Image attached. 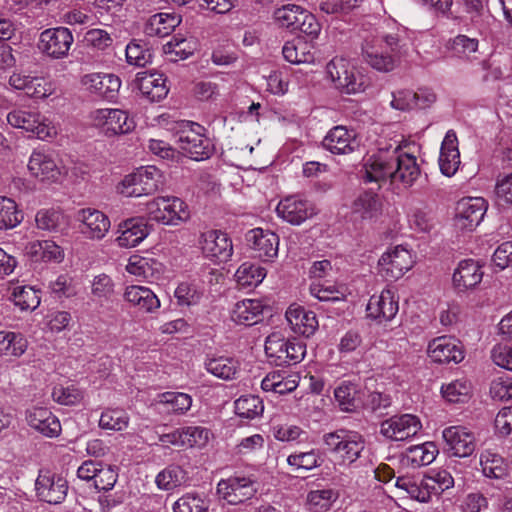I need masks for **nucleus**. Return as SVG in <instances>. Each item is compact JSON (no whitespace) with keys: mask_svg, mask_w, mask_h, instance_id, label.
<instances>
[{"mask_svg":"<svg viewBox=\"0 0 512 512\" xmlns=\"http://www.w3.org/2000/svg\"><path fill=\"white\" fill-rule=\"evenodd\" d=\"M169 129L174 132L175 142L186 156L200 161L212 155L213 145L210 139L202 134L201 125L191 121H179Z\"/></svg>","mask_w":512,"mask_h":512,"instance_id":"1","label":"nucleus"},{"mask_svg":"<svg viewBox=\"0 0 512 512\" xmlns=\"http://www.w3.org/2000/svg\"><path fill=\"white\" fill-rule=\"evenodd\" d=\"M265 353L271 364L290 366L304 359L306 345L295 338H286L280 332H273L266 338Z\"/></svg>","mask_w":512,"mask_h":512,"instance_id":"2","label":"nucleus"},{"mask_svg":"<svg viewBox=\"0 0 512 512\" xmlns=\"http://www.w3.org/2000/svg\"><path fill=\"white\" fill-rule=\"evenodd\" d=\"M163 174L155 166L141 167L124 177L118 190L125 197H141L154 194L163 186Z\"/></svg>","mask_w":512,"mask_h":512,"instance_id":"3","label":"nucleus"},{"mask_svg":"<svg viewBox=\"0 0 512 512\" xmlns=\"http://www.w3.org/2000/svg\"><path fill=\"white\" fill-rule=\"evenodd\" d=\"M149 218L165 225H178L189 219L187 204L180 198L157 197L146 205Z\"/></svg>","mask_w":512,"mask_h":512,"instance_id":"4","label":"nucleus"},{"mask_svg":"<svg viewBox=\"0 0 512 512\" xmlns=\"http://www.w3.org/2000/svg\"><path fill=\"white\" fill-rule=\"evenodd\" d=\"M326 73L342 93L356 94L365 90L364 76L344 58H333L326 65Z\"/></svg>","mask_w":512,"mask_h":512,"instance_id":"5","label":"nucleus"},{"mask_svg":"<svg viewBox=\"0 0 512 512\" xmlns=\"http://www.w3.org/2000/svg\"><path fill=\"white\" fill-rule=\"evenodd\" d=\"M323 441L330 452L338 454L342 461L348 464L354 463L365 448L364 439L360 434L346 430L327 433L323 436Z\"/></svg>","mask_w":512,"mask_h":512,"instance_id":"6","label":"nucleus"},{"mask_svg":"<svg viewBox=\"0 0 512 512\" xmlns=\"http://www.w3.org/2000/svg\"><path fill=\"white\" fill-rule=\"evenodd\" d=\"M7 121L11 126L30 132L41 140L52 138L57 134L51 122L38 112L14 110L8 113Z\"/></svg>","mask_w":512,"mask_h":512,"instance_id":"7","label":"nucleus"},{"mask_svg":"<svg viewBox=\"0 0 512 512\" xmlns=\"http://www.w3.org/2000/svg\"><path fill=\"white\" fill-rule=\"evenodd\" d=\"M258 488L255 480L245 476H231L217 484V494L230 505H238L255 496Z\"/></svg>","mask_w":512,"mask_h":512,"instance_id":"8","label":"nucleus"},{"mask_svg":"<svg viewBox=\"0 0 512 512\" xmlns=\"http://www.w3.org/2000/svg\"><path fill=\"white\" fill-rule=\"evenodd\" d=\"M36 496L39 500L48 504H60L67 495L68 483L66 479L51 473L50 471H40L35 481Z\"/></svg>","mask_w":512,"mask_h":512,"instance_id":"9","label":"nucleus"},{"mask_svg":"<svg viewBox=\"0 0 512 512\" xmlns=\"http://www.w3.org/2000/svg\"><path fill=\"white\" fill-rule=\"evenodd\" d=\"M73 41V35L68 28L57 27L44 30L38 46L47 56L60 59L68 55Z\"/></svg>","mask_w":512,"mask_h":512,"instance_id":"10","label":"nucleus"},{"mask_svg":"<svg viewBox=\"0 0 512 512\" xmlns=\"http://www.w3.org/2000/svg\"><path fill=\"white\" fill-rule=\"evenodd\" d=\"M413 265L410 252L400 246L384 253L378 261L379 274L387 281L401 278Z\"/></svg>","mask_w":512,"mask_h":512,"instance_id":"11","label":"nucleus"},{"mask_svg":"<svg viewBox=\"0 0 512 512\" xmlns=\"http://www.w3.org/2000/svg\"><path fill=\"white\" fill-rule=\"evenodd\" d=\"M445 451L449 456L466 458L473 454L476 447L474 435L462 426H451L443 430Z\"/></svg>","mask_w":512,"mask_h":512,"instance_id":"12","label":"nucleus"},{"mask_svg":"<svg viewBox=\"0 0 512 512\" xmlns=\"http://www.w3.org/2000/svg\"><path fill=\"white\" fill-rule=\"evenodd\" d=\"M421 429L419 419L411 414L393 416L380 425V433L387 439L404 441L415 436Z\"/></svg>","mask_w":512,"mask_h":512,"instance_id":"13","label":"nucleus"},{"mask_svg":"<svg viewBox=\"0 0 512 512\" xmlns=\"http://www.w3.org/2000/svg\"><path fill=\"white\" fill-rule=\"evenodd\" d=\"M428 355L431 360L439 364H457L464 359L463 346L457 339L450 336H441L433 339L428 345Z\"/></svg>","mask_w":512,"mask_h":512,"instance_id":"14","label":"nucleus"},{"mask_svg":"<svg viewBox=\"0 0 512 512\" xmlns=\"http://www.w3.org/2000/svg\"><path fill=\"white\" fill-rule=\"evenodd\" d=\"M246 240L255 257L264 262L272 261L278 255L279 237L270 230L251 229L246 233Z\"/></svg>","mask_w":512,"mask_h":512,"instance_id":"15","label":"nucleus"},{"mask_svg":"<svg viewBox=\"0 0 512 512\" xmlns=\"http://www.w3.org/2000/svg\"><path fill=\"white\" fill-rule=\"evenodd\" d=\"M92 118L94 125L101 127L109 136L128 133L134 124L120 109H99L93 112Z\"/></svg>","mask_w":512,"mask_h":512,"instance_id":"16","label":"nucleus"},{"mask_svg":"<svg viewBox=\"0 0 512 512\" xmlns=\"http://www.w3.org/2000/svg\"><path fill=\"white\" fill-rule=\"evenodd\" d=\"M322 146L335 155H347L359 148L356 132L345 126H335L329 130L322 141Z\"/></svg>","mask_w":512,"mask_h":512,"instance_id":"17","label":"nucleus"},{"mask_svg":"<svg viewBox=\"0 0 512 512\" xmlns=\"http://www.w3.org/2000/svg\"><path fill=\"white\" fill-rule=\"evenodd\" d=\"M201 248L206 257L219 262H226L233 253L232 242L226 233L208 230L201 234Z\"/></svg>","mask_w":512,"mask_h":512,"instance_id":"18","label":"nucleus"},{"mask_svg":"<svg viewBox=\"0 0 512 512\" xmlns=\"http://www.w3.org/2000/svg\"><path fill=\"white\" fill-rule=\"evenodd\" d=\"M278 215L293 225H299L315 214L313 205L298 196H288L277 205Z\"/></svg>","mask_w":512,"mask_h":512,"instance_id":"19","label":"nucleus"},{"mask_svg":"<svg viewBox=\"0 0 512 512\" xmlns=\"http://www.w3.org/2000/svg\"><path fill=\"white\" fill-rule=\"evenodd\" d=\"M365 182H386L388 179L393 183L394 154L379 152L371 156L364 165Z\"/></svg>","mask_w":512,"mask_h":512,"instance_id":"20","label":"nucleus"},{"mask_svg":"<svg viewBox=\"0 0 512 512\" xmlns=\"http://www.w3.org/2000/svg\"><path fill=\"white\" fill-rule=\"evenodd\" d=\"M456 210V226L460 229L473 230L484 217V200L464 198L458 202Z\"/></svg>","mask_w":512,"mask_h":512,"instance_id":"21","label":"nucleus"},{"mask_svg":"<svg viewBox=\"0 0 512 512\" xmlns=\"http://www.w3.org/2000/svg\"><path fill=\"white\" fill-rule=\"evenodd\" d=\"M76 219L82 223L81 232L91 239H102L110 228L108 217L96 209H80Z\"/></svg>","mask_w":512,"mask_h":512,"instance_id":"22","label":"nucleus"},{"mask_svg":"<svg viewBox=\"0 0 512 512\" xmlns=\"http://www.w3.org/2000/svg\"><path fill=\"white\" fill-rule=\"evenodd\" d=\"M83 85L98 96L112 101L118 96L121 80L114 74L92 73L82 78Z\"/></svg>","mask_w":512,"mask_h":512,"instance_id":"23","label":"nucleus"},{"mask_svg":"<svg viewBox=\"0 0 512 512\" xmlns=\"http://www.w3.org/2000/svg\"><path fill=\"white\" fill-rule=\"evenodd\" d=\"M393 154V182H400L406 187L412 186L421 173L416 157L402 152L399 147L393 150Z\"/></svg>","mask_w":512,"mask_h":512,"instance_id":"24","label":"nucleus"},{"mask_svg":"<svg viewBox=\"0 0 512 512\" xmlns=\"http://www.w3.org/2000/svg\"><path fill=\"white\" fill-rule=\"evenodd\" d=\"M398 299L394 293L389 290H383L380 295H373L367 304V316L378 321H389L395 317L398 312Z\"/></svg>","mask_w":512,"mask_h":512,"instance_id":"25","label":"nucleus"},{"mask_svg":"<svg viewBox=\"0 0 512 512\" xmlns=\"http://www.w3.org/2000/svg\"><path fill=\"white\" fill-rule=\"evenodd\" d=\"M135 84L144 97L151 102H159L168 94L166 78L158 72H139Z\"/></svg>","mask_w":512,"mask_h":512,"instance_id":"26","label":"nucleus"},{"mask_svg":"<svg viewBox=\"0 0 512 512\" xmlns=\"http://www.w3.org/2000/svg\"><path fill=\"white\" fill-rule=\"evenodd\" d=\"M28 425L46 437H57L61 432V424L52 412L44 407H33L26 412Z\"/></svg>","mask_w":512,"mask_h":512,"instance_id":"27","label":"nucleus"},{"mask_svg":"<svg viewBox=\"0 0 512 512\" xmlns=\"http://www.w3.org/2000/svg\"><path fill=\"white\" fill-rule=\"evenodd\" d=\"M120 235L116 241L120 247L137 246L149 234V228L144 218H130L119 225Z\"/></svg>","mask_w":512,"mask_h":512,"instance_id":"28","label":"nucleus"},{"mask_svg":"<svg viewBox=\"0 0 512 512\" xmlns=\"http://www.w3.org/2000/svg\"><path fill=\"white\" fill-rule=\"evenodd\" d=\"M31 175L40 181H56L60 176V169L52 155L34 151L28 162Z\"/></svg>","mask_w":512,"mask_h":512,"instance_id":"29","label":"nucleus"},{"mask_svg":"<svg viewBox=\"0 0 512 512\" xmlns=\"http://www.w3.org/2000/svg\"><path fill=\"white\" fill-rule=\"evenodd\" d=\"M460 165V153L456 133L449 130L441 145L439 166L442 174L447 177L453 176Z\"/></svg>","mask_w":512,"mask_h":512,"instance_id":"30","label":"nucleus"},{"mask_svg":"<svg viewBox=\"0 0 512 512\" xmlns=\"http://www.w3.org/2000/svg\"><path fill=\"white\" fill-rule=\"evenodd\" d=\"M265 308L259 299H244L235 304L231 318L237 324L252 326L262 320Z\"/></svg>","mask_w":512,"mask_h":512,"instance_id":"31","label":"nucleus"},{"mask_svg":"<svg viewBox=\"0 0 512 512\" xmlns=\"http://www.w3.org/2000/svg\"><path fill=\"white\" fill-rule=\"evenodd\" d=\"M286 319L295 333L307 338L312 336L318 328L316 314L306 311L303 307H290L286 312Z\"/></svg>","mask_w":512,"mask_h":512,"instance_id":"32","label":"nucleus"},{"mask_svg":"<svg viewBox=\"0 0 512 512\" xmlns=\"http://www.w3.org/2000/svg\"><path fill=\"white\" fill-rule=\"evenodd\" d=\"M124 299L144 313H152L160 307V301L155 293L144 286H128L124 293Z\"/></svg>","mask_w":512,"mask_h":512,"instance_id":"33","label":"nucleus"},{"mask_svg":"<svg viewBox=\"0 0 512 512\" xmlns=\"http://www.w3.org/2000/svg\"><path fill=\"white\" fill-rule=\"evenodd\" d=\"M483 277L481 266L472 259L459 263L453 274V282L458 289H470L478 285Z\"/></svg>","mask_w":512,"mask_h":512,"instance_id":"34","label":"nucleus"},{"mask_svg":"<svg viewBox=\"0 0 512 512\" xmlns=\"http://www.w3.org/2000/svg\"><path fill=\"white\" fill-rule=\"evenodd\" d=\"M367 64L380 72H390L399 64V56L391 54L382 47L368 46L363 50Z\"/></svg>","mask_w":512,"mask_h":512,"instance_id":"35","label":"nucleus"},{"mask_svg":"<svg viewBox=\"0 0 512 512\" xmlns=\"http://www.w3.org/2000/svg\"><path fill=\"white\" fill-rule=\"evenodd\" d=\"M35 221L38 229L51 233H63L69 227L68 218L63 212L54 208L39 210Z\"/></svg>","mask_w":512,"mask_h":512,"instance_id":"36","label":"nucleus"},{"mask_svg":"<svg viewBox=\"0 0 512 512\" xmlns=\"http://www.w3.org/2000/svg\"><path fill=\"white\" fill-rule=\"evenodd\" d=\"M181 22V17L176 14L158 13L152 15L145 25L144 32L147 36L165 37L169 35Z\"/></svg>","mask_w":512,"mask_h":512,"instance_id":"37","label":"nucleus"},{"mask_svg":"<svg viewBox=\"0 0 512 512\" xmlns=\"http://www.w3.org/2000/svg\"><path fill=\"white\" fill-rule=\"evenodd\" d=\"M395 486L406 493L411 499L419 502H428L433 495L430 492L431 486H429L425 476L420 480L405 476L398 477Z\"/></svg>","mask_w":512,"mask_h":512,"instance_id":"38","label":"nucleus"},{"mask_svg":"<svg viewBox=\"0 0 512 512\" xmlns=\"http://www.w3.org/2000/svg\"><path fill=\"white\" fill-rule=\"evenodd\" d=\"M436 446L431 442L409 447L403 456V462L413 468L429 465L435 460Z\"/></svg>","mask_w":512,"mask_h":512,"instance_id":"39","label":"nucleus"},{"mask_svg":"<svg viewBox=\"0 0 512 512\" xmlns=\"http://www.w3.org/2000/svg\"><path fill=\"white\" fill-rule=\"evenodd\" d=\"M381 212V201L377 194L364 192L352 204V213L361 219H371Z\"/></svg>","mask_w":512,"mask_h":512,"instance_id":"40","label":"nucleus"},{"mask_svg":"<svg viewBox=\"0 0 512 512\" xmlns=\"http://www.w3.org/2000/svg\"><path fill=\"white\" fill-rule=\"evenodd\" d=\"M307 11L295 4L284 5L274 11V20L282 28L291 32H297L300 20L303 19Z\"/></svg>","mask_w":512,"mask_h":512,"instance_id":"41","label":"nucleus"},{"mask_svg":"<svg viewBox=\"0 0 512 512\" xmlns=\"http://www.w3.org/2000/svg\"><path fill=\"white\" fill-rule=\"evenodd\" d=\"M282 54L285 60L292 64L314 62L310 44L302 40L286 42L282 48Z\"/></svg>","mask_w":512,"mask_h":512,"instance_id":"42","label":"nucleus"},{"mask_svg":"<svg viewBox=\"0 0 512 512\" xmlns=\"http://www.w3.org/2000/svg\"><path fill=\"white\" fill-rule=\"evenodd\" d=\"M187 472L179 465H169L156 477V483L160 489L172 490L184 485L188 481Z\"/></svg>","mask_w":512,"mask_h":512,"instance_id":"43","label":"nucleus"},{"mask_svg":"<svg viewBox=\"0 0 512 512\" xmlns=\"http://www.w3.org/2000/svg\"><path fill=\"white\" fill-rule=\"evenodd\" d=\"M263 401L256 395H243L235 401V413L242 419L253 420L262 415Z\"/></svg>","mask_w":512,"mask_h":512,"instance_id":"44","label":"nucleus"},{"mask_svg":"<svg viewBox=\"0 0 512 512\" xmlns=\"http://www.w3.org/2000/svg\"><path fill=\"white\" fill-rule=\"evenodd\" d=\"M266 276V270L256 264L245 262L236 271L235 278L239 286L243 288L255 287Z\"/></svg>","mask_w":512,"mask_h":512,"instance_id":"45","label":"nucleus"},{"mask_svg":"<svg viewBox=\"0 0 512 512\" xmlns=\"http://www.w3.org/2000/svg\"><path fill=\"white\" fill-rule=\"evenodd\" d=\"M27 349V340L18 333L0 331V355L21 356Z\"/></svg>","mask_w":512,"mask_h":512,"instance_id":"46","label":"nucleus"},{"mask_svg":"<svg viewBox=\"0 0 512 512\" xmlns=\"http://www.w3.org/2000/svg\"><path fill=\"white\" fill-rule=\"evenodd\" d=\"M205 367L214 376L223 380H231L235 378L239 365L235 359L221 356L207 360Z\"/></svg>","mask_w":512,"mask_h":512,"instance_id":"47","label":"nucleus"},{"mask_svg":"<svg viewBox=\"0 0 512 512\" xmlns=\"http://www.w3.org/2000/svg\"><path fill=\"white\" fill-rule=\"evenodd\" d=\"M334 396L339 406L344 411H353L362 403L357 385L353 383H342L334 391Z\"/></svg>","mask_w":512,"mask_h":512,"instance_id":"48","label":"nucleus"},{"mask_svg":"<svg viewBox=\"0 0 512 512\" xmlns=\"http://www.w3.org/2000/svg\"><path fill=\"white\" fill-rule=\"evenodd\" d=\"M23 214L18 210L14 200L0 196V229H11L20 224Z\"/></svg>","mask_w":512,"mask_h":512,"instance_id":"49","label":"nucleus"},{"mask_svg":"<svg viewBox=\"0 0 512 512\" xmlns=\"http://www.w3.org/2000/svg\"><path fill=\"white\" fill-rule=\"evenodd\" d=\"M160 403L169 412L184 414L191 408L192 397L182 392H165L160 395Z\"/></svg>","mask_w":512,"mask_h":512,"instance_id":"50","label":"nucleus"},{"mask_svg":"<svg viewBox=\"0 0 512 512\" xmlns=\"http://www.w3.org/2000/svg\"><path fill=\"white\" fill-rule=\"evenodd\" d=\"M338 497L333 489H322L310 491L307 495L309 509L313 512H325Z\"/></svg>","mask_w":512,"mask_h":512,"instance_id":"51","label":"nucleus"},{"mask_svg":"<svg viewBox=\"0 0 512 512\" xmlns=\"http://www.w3.org/2000/svg\"><path fill=\"white\" fill-rule=\"evenodd\" d=\"M13 301L21 310H35L40 304L38 292L30 286H16L12 292Z\"/></svg>","mask_w":512,"mask_h":512,"instance_id":"52","label":"nucleus"},{"mask_svg":"<svg viewBox=\"0 0 512 512\" xmlns=\"http://www.w3.org/2000/svg\"><path fill=\"white\" fill-rule=\"evenodd\" d=\"M140 40H132L126 46V60L130 65L144 67L152 60V52Z\"/></svg>","mask_w":512,"mask_h":512,"instance_id":"53","label":"nucleus"},{"mask_svg":"<svg viewBox=\"0 0 512 512\" xmlns=\"http://www.w3.org/2000/svg\"><path fill=\"white\" fill-rule=\"evenodd\" d=\"M129 417L124 410L109 409L104 411L99 419V426L102 429L122 431L127 428Z\"/></svg>","mask_w":512,"mask_h":512,"instance_id":"54","label":"nucleus"},{"mask_svg":"<svg viewBox=\"0 0 512 512\" xmlns=\"http://www.w3.org/2000/svg\"><path fill=\"white\" fill-rule=\"evenodd\" d=\"M470 390L471 385L466 380H455L441 387L442 396L451 403L465 402Z\"/></svg>","mask_w":512,"mask_h":512,"instance_id":"55","label":"nucleus"},{"mask_svg":"<svg viewBox=\"0 0 512 512\" xmlns=\"http://www.w3.org/2000/svg\"><path fill=\"white\" fill-rule=\"evenodd\" d=\"M52 398L61 405H77L84 398V392L74 385H57L53 388Z\"/></svg>","mask_w":512,"mask_h":512,"instance_id":"56","label":"nucleus"},{"mask_svg":"<svg viewBox=\"0 0 512 512\" xmlns=\"http://www.w3.org/2000/svg\"><path fill=\"white\" fill-rule=\"evenodd\" d=\"M480 465L486 477L499 479L504 476L503 459L497 454L490 452L481 454Z\"/></svg>","mask_w":512,"mask_h":512,"instance_id":"57","label":"nucleus"},{"mask_svg":"<svg viewBox=\"0 0 512 512\" xmlns=\"http://www.w3.org/2000/svg\"><path fill=\"white\" fill-rule=\"evenodd\" d=\"M208 505L204 499L196 494H186L173 505L174 512H207Z\"/></svg>","mask_w":512,"mask_h":512,"instance_id":"58","label":"nucleus"},{"mask_svg":"<svg viewBox=\"0 0 512 512\" xmlns=\"http://www.w3.org/2000/svg\"><path fill=\"white\" fill-rule=\"evenodd\" d=\"M163 50L166 54L174 55L175 58H172V60L176 61L187 59L193 54L194 47L192 41L181 37H173L171 41L163 46Z\"/></svg>","mask_w":512,"mask_h":512,"instance_id":"59","label":"nucleus"},{"mask_svg":"<svg viewBox=\"0 0 512 512\" xmlns=\"http://www.w3.org/2000/svg\"><path fill=\"white\" fill-rule=\"evenodd\" d=\"M429 483L430 492L433 495H440L444 491L454 486V479L446 470L433 471L430 475L425 476Z\"/></svg>","mask_w":512,"mask_h":512,"instance_id":"60","label":"nucleus"},{"mask_svg":"<svg viewBox=\"0 0 512 512\" xmlns=\"http://www.w3.org/2000/svg\"><path fill=\"white\" fill-rule=\"evenodd\" d=\"M322 459L319 455L311 450L309 452H301L298 454L289 455L287 462L291 466H295L297 469L311 470L318 467L322 463Z\"/></svg>","mask_w":512,"mask_h":512,"instance_id":"61","label":"nucleus"},{"mask_svg":"<svg viewBox=\"0 0 512 512\" xmlns=\"http://www.w3.org/2000/svg\"><path fill=\"white\" fill-rule=\"evenodd\" d=\"M450 49L458 57L469 58L478 49V40L466 35L456 36L450 43Z\"/></svg>","mask_w":512,"mask_h":512,"instance_id":"62","label":"nucleus"},{"mask_svg":"<svg viewBox=\"0 0 512 512\" xmlns=\"http://www.w3.org/2000/svg\"><path fill=\"white\" fill-rule=\"evenodd\" d=\"M117 477L118 474L112 466L101 464L93 482V487L98 491L111 490L117 481Z\"/></svg>","mask_w":512,"mask_h":512,"instance_id":"63","label":"nucleus"},{"mask_svg":"<svg viewBox=\"0 0 512 512\" xmlns=\"http://www.w3.org/2000/svg\"><path fill=\"white\" fill-rule=\"evenodd\" d=\"M184 445L188 447L202 446L208 440L209 431L199 426L182 427Z\"/></svg>","mask_w":512,"mask_h":512,"instance_id":"64","label":"nucleus"}]
</instances>
